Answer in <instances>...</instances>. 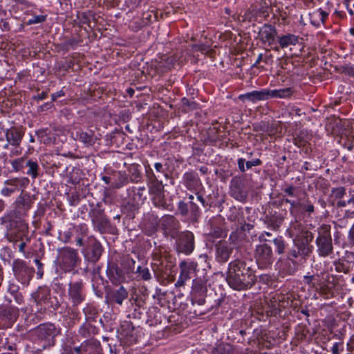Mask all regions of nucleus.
I'll return each instance as SVG.
<instances>
[{"mask_svg": "<svg viewBox=\"0 0 354 354\" xmlns=\"http://www.w3.org/2000/svg\"><path fill=\"white\" fill-rule=\"evenodd\" d=\"M227 281L232 288L240 290L250 288L255 281V276L244 262L236 260L229 265Z\"/></svg>", "mask_w": 354, "mask_h": 354, "instance_id": "1", "label": "nucleus"}, {"mask_svg": "<svg viewBox=\"0 0 354 354\" xmlns=\"http://www.w3.org/2000/svg\"><path fill=\"white\" fill-rule=\"evenodd\" d=\"M57 262L59 267L65 271H71L77 266L79 261L77 250L66 247L59 250Z\"/></svg>", "mask_w": 354, "mask_h": 354, "instance_id": "2", "label": "nucleus"}, {"mask_svg": "<svg viewBox=\"0 0 354 354\" xmlns=\"http://www.w3.org/2000/svg\"><path fill=\"white\" fill-rule=\"evenodd\" d=\"M255 258L259 266L261 268L270 265L273 261L271 247L267 244L257 245L255 250Z\"/></svg>", "mask_w": 354, "mask_h": 354, "instance_id": "3", "label": "nucleus"}, {"mask_svg": "<svg viewBox=\"0 0 354 354\" xmlns=\"http://www.w3.org/2000/svg\"><path fill=\"white\" fill-rule=\"evenodd\" d=\"M28 180L26 178H13L6 180L4 182V186L1 190V194L8 197L16 191L24 188L28 184Z\"/></svg>", "mask_w": 354, "mask_h": 354, "instance_id": "4", "label": "nucleus"}, {"mask_svg": "<svg viewBox=\"0 0 354 354\" xmlns=\"http://www.w3.org/2000/svg\"><path fill=\"white\" fill-rule=\"evenodd\" d=\"M313 239V236L312 234H307L304 241H299L298 239L295 240V245L297 247V250H293L290 251L289 255L294 258L301 257L304 259L308 257L312 251V247L309 245V243L312 241Z\"/></svg>", "mask_w": 354, "mask_h": 354, "instance_id": "5", "label": "nucleus"}, {"mask_svg": "<svg viewBox=\"0 0 354 354\" xmlns=\"http://www.w3.org/2000/svg\"><path fill=\"white\" fill-rule=\"evenodd\" d=\"M164 187L162 182L156 180L149 183V193L153 195V201L156 206L163 207L165 205Z\"/></svg>", "mask_w": 354, "mask_h": 354, "instance_id": "6", "label": "nucleus"}, {"mask_svg": "<svg viewBox=\"0 0 354 354\" xmlns=\"http://www.w3.org/2000/svg\"><path fill=\"white\" fill-rule=\"evenodd\" d=\"M194 249V237L191 232H185L180 234L178 244V250L180 252L189 254Z\"/></svg>", "mask_w": 354, "mask_h": 354, "instance_id": "7", "label": "nucleus"}, {"mask_svg": "<svg viewBox=\"0 0 354 354\" xmlns=\"http://www.w3.org/2000/svg\"><path fill=\"white\" fill-rule=\"evenodd\" d=\"M316 243L320 255L327 256L332 252V241L328 233L325 232L323 234H319L316 240Z\"/></svg>", "mask_w": 354, "mask_h": 354, "instance_id": "8", "label": "nucleus"}, {"mask_svg": "<svg viewBox=\"0 0 354 354\" xmlns=\"http://www.w3.org/2000/svg\"><path fill=\"white\" fill-rule=\"evenodd\" d=\"M84 252L88 259L91 261H96L102 254V246L95 239H90Z\"/></svg>", "mask_w": 354, "mask_h": 354, "instance_id": "9", "label": "nucleus"}, {"mask_svg": "<svg viewBox=\"0 0 354 354\" xmlns=\"http://www.w3.org/2000/svg\"><path fill=\"white\" fill-rule=\"evenodd\" d=\"M277 30L275 28L271 25H263L259 31V37L260 40L269 45H271L275 39Z\"/></svg>", "mask_w": 354, "mask_h": 354, "instance_id": "10", "label": "nucleus"}, {"mask_svg": "<svg viewBox=\"0 0 354 354\" xmlns=\"http://www.w3.org/2000/svg\"><path fill=\"white\" fill-rule=\"evenodd\" d=\"M269 89H261L259 91H253L252 92L246 93L241 95L239 99L244 101L248 100L252 102L257 101H263L269 99Z\"/></svg>", "mask_w": 354, "mask_h": 354, "instance_id": "11", "label": "nucleus"}, {"mask_svg": "<svg viewBox=\"0 0 354 354\" xmlns=\"http://www.w3.org/2000/svg\"><path fill=\"white\" fill-rule=\"evenodd\" d=\"M288 232L290 236L293 238L294 241L297 239H299V241H304L306 239V235H307V234H311L308 231L305 230L302 225L297 221L291 224Z\"/></svg>", "mask_w": 354, "mask_h": 354, "instance_id": "12", "label": "nucleus"}, {"mask_svg": "<svg viewBox=\"0 0 354 354\" xmlns=\"http://www.w3.org/2000/svg\"><path fill=\"white\" fill-rule=\"evenodd\" d=\"M328 15V13L322 9L315 10L309 14L311 24L316 27L324 24Z\"/></svg>", "mask_w": 354, "mask_h": 354, "instance_id": "13", "label": "nucleus"}, {"mask_svg": "<svg viewBox=\"0 0 354 354\" xmlns=\"http://www.w3.org/2000/svg\"><path fill=\"white\" fill-rule=\"evenodd\" d=\"M216 250L218 261L225 262L228 259L231 250L226 242L219 241L216 245Z\"/></svg>", "mask_w": 354, "mask_h": 354, "instance_id": "14", "label": "nucleus"}, {"mask_svg": "<svg viewBox=\"0 0 354 354\" xmlns=\"http://www.w3.org/2000/svg\"><path fill=\"white\" fill-rule=\"evenodd\" d=\"M6 140L12 145L17 146L19 145L22 138L21 132L16 129H10L6 133Z\"/></svg>", "mask_w": 354, "mask_h": 354, "instance_id": "15", "label": "nucleus"}, {"mask_svg": "<svg viewBox=\"0 0 354 354\" xmlns=\"http://www.w3.org/2000/svg\"><path fill=\"white\" fill-rule=\"evenodd\" d=\"M299 38L297 36L292 34H288L279 37V43L281 48H287L289 46H295L298 43Z\"/></svg>", "mask_w": 354, "mask_h": 354, "instance_id": "16", "label": "nucleus"}, {"mask_svg": "<svg viewBox=\"0 0 354 354\" xmlns=\"http://www.w3.org/2000/svg\"><path fill=\"white\" fill-rule=\"evenodd\" d=\"M69 295L75 304H78L82 301L81 286L79 283H75L71 285Z\"/></svg>", "mask_w": 354, "mask_h": 354, "instance_id": "17", "label": "nucleus"}, {"mask_svg": "<svg viewBox=\"0 0 354 354\" xmlns=\"http://www.w3.org/2000/svg\"><path fill=\"white\" fill-rule=\"evenodd\" d=\"M269 99L270 98H286L290 97L292 94L290 88H286L281 89L270 90L269 89Z\"/></svg>", "mask_w": 354, "mask_h": 354, "instance_id": "18", "label": "nucleus"}, {"mask_svg": "<svg viewBox=\"0 0 354 354\" xmlns=\"http://www.w3.org/2000/svg\"><path fill=\"white\" fill-rule=\"evenodd\" d=\"M76 138L87 146L93 145L96 140V138L92 133H88L84 131L77 132Z\"/></svg>", "mask_w": 354, "mask_h": 354, "instance_id": "19", "label": "nucleus"}, {"mask_svg": "<svg viewBox=\"0 0 354 354\" xmlns=\"http://www.w3.org/2000/svg\"><path fill=\"white\" fill-rule=\"evenodd\" d=\"M116 178L115 182L113 183V187L120 188L127 183V176L124 172L118 171L114 174Z\"/></svg>", "mask_w": 354, "mask_h": 354, "instance_id": "20", "label": "nucleus"}, {"mask_svg": "<svg viewBox=\"0 0 354 354\" xmlns=\"http://www.w3.org/2000/svg\"><path fill=\"white\" fill-rule=\"evenodd\" d=\"M27 166L28 167V170L27 171V174L28 175H30L32 178H36L38 175L37 170L39 168L38 164L36 162L28 160L26 163Z\"/></svg>", "mask_w": 354, "mask_h": 354, "instance_id": "21", "label": "nucleus"}, {"mask_svg": "<svg viewBox=\"0 0 354 354\" xmlns=\"http://www.w3.org/2000/svg\"><path fill=\"white\" fill-rule=\"evenodd\" d=\"M285 202L290 205V213L296 217L299 214L300 201H294L289 199H285Z\"/></svg>", "mask_w": 354, "mask_h": 354, "instance_id": "22", "label": "nucleus"}, {"mask_svg": "<svg viewBox=\"0 0 354 354\" xmlns=\"http://www.w3.org/2000/svg\"><path fill=\"white\" fill-rule=\"evenodd\" d=\"M180 268L181 270L187 271L186 272L189 274L192 270H195L196 264L193 262L187 263L186 261H183L180 262Z\"/></svg>", "mask_w": 354, "mask_h": 354, "instance_id": "23", "label": "nucleus"}, {"mask_svg": "<svg viewBox=\"0 0 354 354\" xmlns=\"http://www.w3.org/2000/svg\"><path fill=\"white\" fill-rule=\"evenodd\" d=\"M136 272L144 280H149L151 278V274L147 268H142L141 266H138Z\"/></svg>", "mask_w": 354, "mask_h": 354, "instance_id": "24", "label": "nucleus"}, {"mask_svg": "<svg viewBox=\"0 0 354 354\" xmlns=\"http://www.w3.org/2000/svg\"><path fill=\"white\" fill-rule=\"evenodd\" d=\"M28 199V196L22 191L21 194L17 198L15 203L18 206L24 207L27 204Z\"/></svg>", "mask_w": 354, "mask_h": 354, "instance_id": "25", "label": "nucleus"}, {"mask_svg": "<svg viewBox=\"0 0 354 354\" xmlns=\"http://www.w3.org/2000/svg\"><path fill=\"white\" fill-rule=\"evenodd\" d=\"M24 158H20L11 162L13 169L15 171L21 170L24 167Z\"/></svg>", "mask_w": 354, "mask_h": 354, "instance_id": "26", "label": "nucleus"}, {"mask_svg": "<svg viewBox=\"0 0 354 354\" xmlns=\"http://www.w3.org/2000/svg\"><path fill=\"white\" fill-rule=\"evenodd\" d=\"M273 241L275 246L277 247L278 253H283L285 250V244L283 239L281 238H276Z\"/></svg>", "mask_w": 354, "mask_h": 354, "instance_id": "27", "label": "nucleus"}, {"mask_svg": "<svg viewBox=\"0 0 354 354\" xmlns=\"http://www.w3.org/2000/svg\"><path fill=\"white\" fill-rule=\"evenodd\" d=\"M299 208H302L304 211L309 214L314 212L313 205L308 201H306V203H302L300 201Z\"/></svg>", "mask_w": 354, "mask_h": 354, "instance_id": "28", "label": "nucleus"}, {"mask_svg": "<svg viewBox=\"0 0 354 354\" xmlns=\"http://www.w3.org/2000/svg\"><path fill=\"white\" fill-rule=\"evenodd\" d=\"M46 19V17L43 15L35 16L32 19H30L28 21L29 24H35L38 23H41L44 21Z\"/></svg>", "mask_w": 354, "mask_h": 354, "instance_id": "29", "label": "nucleus"}, {"mask_svg": "<svg viewBox=\"0 0 354 354\" xmlns=\"http://www.w3.org/2000/svg\"><path fill=\"white\" fill-rule=\"evenodd\" d=\"M239 21H245L252 20V13L250 11H245L243 15H239L238 17Z\"/></svg>", "mask_w": 354, "mask_h": 354, "instance_id": "30", "label": "nucleus"}, {"mask_svg": "<svg viewBox=\"0 0 354 354\" xmlns=\"http://www.w3.org/2000/svg\"><path fill=\"white\" fill-rule=\"evenodd\" d=\"M178 210L182 215H186L188 212L187 204L184 202H180L178 204Z\"/></svg>", "mask_w": 354, "mask_h": 354, "instance_id": "31", "label": "nucleus"}, {"mask_svg": "<svg viewBox=\"0 0 354 354\" xmlns=\"http://www.w3.org/2000/svg\"><path fill=\"white\" fill-rule=\"evenodd\" d=\"M194 48L198 50H200L204 53H206L209 51L208 49H209V46H207L205 44H201V45H196L194 46Z\"/></svg>", "mask_w": 354, "mask_h": 354, "instance_id": "32", "label": "nucleus"}, {"mask_svg": "<svg viewBox=\"0 0 354 354\" xmlns=\"http://www.w3.org/2000/svg\"><path fill=\"white\" fill-rule=\"evenodd\" d=\"M261 164V161L259 159L252 160V161H248L246 162V167L247 169H250L253 166H257Z\"/></svg>", "mask_w": 354, "mask_h": 354, "instance_id": "33", "label": "nucleus"}, {"mask_svg": "<svg viewBox=\"0 0 354 354\" xmlns=\"http://www.w3.org/2000/svg\"><path fill=\"white\" fill-rule=\"evenodd\" d=\"M285 193L288 194L290 196H295V188L293 187H288L285 189L284 190Z\"/></svg>", "mask_w": 354, "mask_h": 354, "instance_id": "34", "label": "nucleus"}, {"mask_svg": "<svg viewBox=\"0 0 354 354\" xmlns=\"http://www.w3.org/2000/svg\"><path fill=\"white\" fill-rule=\"evenodd\" d=\"M187 271L181 270L180 277L182 279H183L185 281L188 280L189 279V274L186 272Z\"/></svg>", "mask_w": 354, "mask_h": 354, "instance_id": "35", "label": "nucleus"}, {"mask_svg": "<svg viewBox=\"0 0 354 354\" xmlns=\"http://www.w3.org/2000/svg\"><path fill=\"white\" fill-rule=\"evenodd\" d=\"M349 239L354 244V223L349 231Z\"/></svg>", "mask_w": 354, "mask_h": 354, "instance_id": "36", "label": "nucleus"}, {"mask_svg": "<svg viewBox=\"0 0 354 354\" xmlns=\"http://www.w3.org/2000/svg\"><path fill=\"white\" fill-rule=\"evenodd\" d=\"M194 197L193 195H189V199L191 201V203H192V211L193 212H197L198 210V208L196 207L194 203L193 202V200H194Z\"/></svg>", "mask_w": 354, "mask_h": 354, "instance_id": "37", "label": "nucleus"}, {"mask_svg": "<svg viewBox=\"0 0 354 354\" xmlns=\"http://www.w3.org/2000/svg\"><path fill=\"white\" fill-rule=\"evenodd\" d=\"M63 95H64V92L60 91L59 92L53 93L52 95V99H53V100H55L57 97L63 96Z\"/></svg>", "mask_w": 354, "mask_h": 354, "instance_id": "38", "label": "nucleus"}, {"mask_svg": "<svg viewBox=\"0 0 354 354\" xmlns=\"http://www.w3.org/2000/svg\"><path fill=\"white\" fill-rule=\"evenodd\" d=\"M239 167L241 171H244L245 167H244V160L243 159H239L238 161Z\"/></svg>", "mask_w": 354, "mask_h": 354, "instance_id": "39", "label": "nucleus"}, {"mask_svg": "<svg viewBox=\"0 0 354 354\" xmlns=\"http://www.w3.org/2000/svg\"><path fill=\"white\" fill-rule=\"evenodd\" d=\"M338 343H335L332 347V353L333 354H339Z\"/></svg>", "mask_w": 354, "mask_h": 354, "instance_id": "40", "label": "nucleus"}, {"mask_svg": "<svg viewBox=\"0 0 354 354\" xmlns=\"http://www.w3.org/2000/svg\"><path fill=\"white\" fill-rule=\"evenodd\" d=\"M185 282V281L183 279H182L180 277H179L176 283V286H182L184 285Z\"/></svg>", "mask_w": 354, "mask_h": 354, "instance_id": "41", "label": "nucleus"}, {"mask_svg": "<svg viewBox=\"0 0 354 354\" xmlns=\"http://www.w3.org/2000/svg\"><path fill=\"white\" fill-rule=\"evenodd\" d=\"M162 167V164H161V163H160V162H156V163L155 164V168H156V169L158 171H160V170H161Z\"/></svg>", "mask_w": 354, "mask_h": 354, "instance_id": "42", "label": "nucleus"}, {"mask_svg": "<svg viewBox=\"0 0 354 354\" xmlns=\"http://www.w3.org/2000/svg\"><path fill=\"white\" fill-rule=\"evenodd\" d=\"M102 180L106 184H109L111 182V179L108 176H103Z\"/></svg>", "mask_w": 354, "mask_h": 354, "instance_id": "43", "label": "nucleus"}, {"mask_svg": "<svg viewBox=\"0 0 354 354\" xmlns=\"http://www.w3.org/2000/svg\"><path fill=\"white\" fill-rule=\"evenodd\" d=\"M197 199L203 205H204L205 200L201 195H197Z\"/></svg>", "mask_w": 354, "mask_h": 354, "instance_id": "44", "label": "nucleus"}, {"mask_svg": "<svg viewBox=\"0 0 354 354\" xmlns=\"http://www.w3.org/2000/svg\"><path fill=\"white\" fill-rule=\"evenodd\" d=\"M5 203L3 200L0 199V212L4 209Z\"/></svg>", "mask_w": 354, "mask_h": 354, "instance_id": "45", "label": "nucleus"}, {"mask_svg": "<svg viewBox=\"0 0 354 354\" xmlns=\"http://www.w3.org/2000/svg\"><path fill=\"white\" fill-rule=\"evenodd\" d=\"M82 349V346H77L74 348L75 351L76 352V354H80Z\"/></svg>", "mask_w": 354, "mask_h": 354, "instance_id": "46", "label": "nucleus"}, {"mask_svg": "<svg viewBox=\"0 0 354 354\" xmlns=\"http://www.w3.org/2000/svg\"><path fill=\"white\" fill-rule=\"evenodd\" d=\"M35 263L37 266L38 268L40 270L42 266L41 263L38 259H35Z\"/></svg>", "mask_w": 354, "mask_h": 354, "instance_id": "47", "label": "nucleus"}, {"mask_svg": "<svg viewBox=\"0 0 354 354\" xmlns=\"http://www.w3.org/2000/svg\"><path fill=\"white\" fill-rule=\"evenodd\" d=\"M305 279L306 280V282L308 283H310V282L312 281V279H313V277L312 276L305 277Z\"/></svg>", "mask_w": 354, "mask_h": 354, "instance_id": "48", "label": "nucleus"}, {"mask_svg": "<svg viewBox=\"0 0 354 354\" xmlns=\"http://www.w3.org/2000/svg\"><path fill=\"white\" fill-rule=\"evenodd\" d=\"M263 59V55L262 54H259V56H258V58L257 59V62L256 63H259Z\"/></svg>", "mask_w": 354, "mask_h": 354, "instance_id": "49", "label": "nucleus"}, {"mask_svg": "<svg viewBox=\"0 0 354 354\" xmlns=\"http://www.w3.org/2000/svg\"><path fill=\"white\" fill-rule=\"evenodd\" d=\"M77 244L78 245H80V246H81V245H82V244H83L82 239H81V238L78 239L77 240Z\"/></svg>", "mask_w": 354, "mask_h": 354, "instance_id": "50", "label": "nucleus"}, {"mask_svg": "<svg viewBox=\"0 0 354 354\" xmlns=\"http://www.w3.org/2000/svg\"><path fill=\"white\" fill-rule=\"evenodd\" d=\"M337 205L338 206H345L346 205V203L344 201H338L337 203Z\"/></svg>", "mask_w": 354, "mask_h": 354, "instance_id": "51", "label": "nucleus"}, {"mask_svg": "<svg viewBox=\"0 0 354 354\" xmlns=\"http://www.w3.org/2000/svg\"><path fill=\"white\" fill-rule=\"evenodd\" d=\"M115 301H116V302H117L118 304H122V298H120V297H117V298L115 299Z\"/></svg>", "mask_w": 354, "mask_h": 354, "instance_id": "52", "label": "nucleus"}, {"mask_svg": "<svg viewBox=\"0 0 354 354\" xmlns=\"http://www.w3.org/2000/svg\"><path fill=\"white\" fill-rule=\"evenodd\" d=\"M348 203H354V195L348 201Z\"/></svg>", "mask_w": 354, "mask_h": 354, "instance_id": "53", "label": "nucleus"}, {"mask_svg": "<svg viewBox=\"0 0 354 354\" xmlns=\"http://www.w3.org/2000/svg\"><path fill=\"white\" fill-rule=\"evenodd\" d=\"M43 141H44V142L50 143L52 142V140L50 138L49 139L48 138V139H44Z\"/></svg>", "mask_w": 354, "mask_h": 354, "instance_id": "54", "label": "nucleus"}, {"mask_svg": "<svg viewBox=\"0 0 354 354\" xmlns=\"http://www.w3.org/2000/svg\"><path fill=\"white\" fill-rule=\"evenodd\" d=\"M24 245H25V243H21L20 245H19V249L21 250H22L24 248Z\"/></svg>", "mask_w": 354, "mask_h": 354, "instance_id": "55", "label": "nucleus"}, {"mask_svg": "<svg viewBox=\"0 0 354 354\" xmlns=\"http://www.w3.org/2000/svg\"><path fill=\"white\" fill-rule=\"evenodd\" d=\"M350 32H351V34L352 35H353V36H354V28H351V29H350Z\"/></svg>", "mask_w": 354, "mask_h": 354, "instance_id": "56", "label": "nucleus"}, {"mask_svg": "<svg viewBox=\"0 0 354 354\" xmlns=\"http://www.w3.org/2000/svg\"><path fill=\"white\" fill-rule=\"evenodd\" d=\"M21 227H22V230H25L26 229V225H23L21 226Z\"/></svg>", "mask_w": 354, "mask_h": 354, "instance_id": "57", "label": "nucleus"}, {"mask_svg": "<svg viewBox=\"0 0 354 354\" xmlns=\"http://www.w3.org/2000/svg\"><path fill=\"white\" fill-rule=\"evenodd\" d=\"M129 92L131 94V93H133V91L132 89H129Z\"/></svg>", "mask_w": 354, "mask_h": 354, "instance_id": "58", "label": "nucleus"}, {"mask_svg": "<svg viewBox=\"0 0 354 354\" xmlns=\"http://www.w3.org/2000/svg\"><path fill=\"white\" fill-rule=\"evenodd\" d=\"M44 328V326H40V327H39V330H43Z\"/></svg>", "mask_w": 354, "mask_h": 354, "instance_id": "59", "label": "nucleus"}, {"mask_svg": "<svg viewBox=\"0 0 354 354\" xmlns=\"http://www.w3.org/2000/svg\"><path fill=\"white\" fill-rule=\"evenodd\" d=\"M144 189H145V188H144V187H142V188L139 189H138V191H139V192H140V191H143Z\"/></svg>", "mask_w": 354, "mask_h": 354, "instance_id": "60", "label": "nucleus"}]
</instances>
